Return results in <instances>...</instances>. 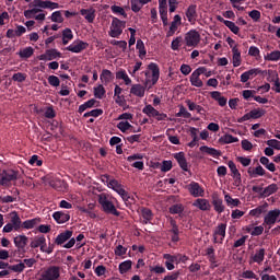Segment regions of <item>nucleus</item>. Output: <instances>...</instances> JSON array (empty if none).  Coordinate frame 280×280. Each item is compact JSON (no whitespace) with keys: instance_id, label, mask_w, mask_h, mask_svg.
I'll use <instances>...</instances> for the list:
<instances>
[{"instance_id":"1","label":"nucleus","mask_w":280,"mask_h":280,"mask_svg":"<svg viewBox=\"0 0 280 280\" xmlns=\"http://www.w3.org/2000/svg\"><path fill=\"white\" fill-rule=\"evenodd\" d=\"M28 10L24 11L25 19H35L36 21H45L46 14L39 13L43 12V10H58L60 8V4L58 2H52L50 0H34L30 2ZM37 14V15H36Z\"/></svg>"},{"instance_id":"2","label":"nucleus","mask_w":280,"mask_h":280,"mask_svg":"<svg viewBox=\"0 0 280 280\" xmlns=\"http://www.w3.org/2000/svg\"><path fill=\"white\" fill-rule=\"evenodd\" d=\"M113 200H115V198L110 197L108 194L103 192L98 195V203L102 208V211L108 215L119 217L121 212L117 210Z\"/></svg>"},{"instance_id":"3","label":"nucleus","mask_w":280,"mask_h":280,"mask_svg":"<svg viewBox=\"0 0 280 280\" xmlns=\"http://www.w3.org/2000/svg\"><path fill=\"white\" fill-rule=\"evenodd\" d=\"M149 71L144 72L145 81L144 86L152 89V86L156 85L159 83V78H161V69L159 68V65L151 62L148 66ZM150 71H151V78H150Z\"/></svg>"},{"instance_id":"4","label":"nucleus","mask_w":280,"mask_h":280,"mask_svg":"<svg viewBox=\"0 0 280 280\" xmlns=\"http://www.w3.org/2000/svg\"><path fill=\"white\" fill-rule=\"evenodd\" d=\"M61 277V268L56 265L45 268L39 277V280H59Z\"/></svg>"},{"instance_id":"5","label":"nucleus","mask_w":280,"mask_h":280,"mask_svg":"<svg viewBox=\"0 0 280 280\" xmlns=\"http://www.w3.org/2000/svg\"><path fill=\"white\" fill-rule=\"evenodd\" d=\"M19 171L15 170H3L0 173V186L8 187L12 182H15L19 179Z\"/></svg>"},{"instance_id":"6","label":"nucleus","mask_w":280,"mask_h":280,"mask_svg":"<svg viewBox=\"0 0 280 280\" xmlns=\"http://www.w3.org/2000/svg\"><path fill=\"white\" fill-rule=\"evenodd\" d=\"M125 27H126V21H121L118 18L113 16L108 35L112 38H119L120 34H124Z\"/></svg>"},{"instance_id":"7","label":"nucleus","mask_w":280,"mask_h":280,"mask_svg":"<svg viewBox=\"0 0 280 280\" xmlns=\"http://www.w3.org/2000/svg\"><path fill=\"white\" fill-rule=\"evenodd\" d=\"M107 187L117 192L125 202H128V200H130V195L128 194V191H126V189H124V186H121V184H119L117 179H110L107 183Z\"/></svg>"},{"instance_id":"8","label":"nucleus","mask_w":280,"mask_h":280,"mask_svg":"<svg viewBox=\"0 0 280 280\" xmlns=\"http://www.w3.org/2000/svg\"><path fill=\"white\" fill-rule=\"evenodd\" d=\"M280 209L276 208L273 210H269L268 213L264 218V226H268L270 230L279 220Z\"/></svg>"},{"instance_id":"9","label":"nucleus","mask_w":280,"mask_h":280,"mask_svg":"<svg viewBox=\"0 0 280 280\" xmlns=\"http://www.w3.org/2000/svg\"><path fill=\"white\" fill-rule=\"evenodd\" d=\"M89 47L90 44L88 42L79 39L73 42L71 45L67 46L66 51L79 55L85 51V49H88Z\"/></svg>"},{"instance_id":"10","label":"nucleus","mask_w":280,"mask_h":280,"mask_svg":"<svg viewBox=\"0 0 280 280\" xmlns=\"http://www.w3.org/2000/svg\"><path fill=\"white\" fill-rule=\"evenodd\" d=\"M226 235V223H220L213 231V243L222 244Z\"/></svg>"},{"instance_id":"11","label":"nucleus","mask_w":280,"mask_h":280,"mask_svg":"<svg viewBox=\"0 0 280 280\" xmlns=\"http://www.w3.org/2000/svg\"><path fill=\"white\" fill-rule=\"evenodd\" d=\"M200 42V34L192 30L185 35V43L187 47H197Z\"/></svg>"},{"instance_id":"12","label":"nucleus","mask_w":280,"mask_h":280,"mask_svg":"<svg viewBox=\"0 0 280 280\" xmlns=\"http://www.w3.org/2000/svg\"><path fill=\"white\" fill-rule=\"evenodd\" d=\"M61 57H62V54L59 50L51 48V49H47L45 54H42L38 57V59L39 61H52Z\"/></svg>"},{"instance_id":"13","label":"nucleus","mask_w":280,"mask_h":280,"mask_svg":"<svg viewBox=\"0 0 280 280\" xmlns=\"http://www.w3.org/2000/svg\"><path fill=\"white\" fill-rule=\"evenodd\" d=\"M187 189L194 198L203 197L205 195V189L197 182H190Z\"/></svg>"},{"instance_id":"14","label":"nucleus","mask_w":280,"mask_h":280,"mask_svg":"<svg viewBox=\"0 0 280 280\" xmlns=\"http://www.w3.org/2000/svg\"><path fill=\"white\" fill-rule=\"evenodd\" d=\"M173 158L176 160V162L178 163V165L183 172L190 174L189 165L187 163L184 152L180 151V152L174 153Z\"/></svg>"},{"instance_id":"15","label":"nucleus","mask_w":280,"mask_h":280,"mask_svg":"<svg viewBox=\"0 0 280 280\" xmlns=\"http://www.w3.org/2000/svg\"><path fill=\"white\" fill-rule=\"evenodd\" d=\"M49 186L59 192H66L68 190V183L60 178L49 180Z\"/></svg>"},{"instance_id":"16","label":"nucleus","mask_w":280,"mask_h":280,"mask_svg":"<svg viewBox=\"0 0 280 280\" xmlns=\"http://www.w3.org/2000/svg\"><path fill=\"white\" fill-rule=\"evenodd\" d=\"M13 242L20 253H22V254L26 253L25 248L28 243V237L26 235H18L14 237Z\"/></svg>"},{"instance_id":"17","label":"nucleus","mask_w":280,"mask_h":280,"mask_svg":"<svg viewBox=\"0 0 280 280\" xmlns=\"http://www.w3.org/2000/svg\"><path fill=\"white\" fill-rule=\"evenodd\" d=\"M262 74V71L259 68H254L248 71H245L241 75V82L247 83L249 80L255 79L257 75Z\"/></svg>"},{"instance_id":"18","label":"nucleus","mask_w":280,"mask_h":280,"mask_svg":"<svg viewBox=\"0 0 280 280\" xmlns=\"http://www.w3.org/2000/svg\"><path fill=\"white\" fill-rule=\"evenodd\" d=\"M98 107H100V101H97L96 98H91V100L86 101L85 103H83L82 105L79 106L78 113L80 115H82L88 109L98 108Z\"/></svg>"},{"instance_id":"19","label":"nucleus","mask_w":280,"mask_h":280,"mask_svg":"<svg viewBox=\"0 0 280 280\" xmlns=\"http://www.w3.org/2000/svg\"><path fill=\"white\" fill-rule=\"evenodd\" d=\"M73 236V231L66 230L57 235L55 240V244L58 246H62L65 243H67L69 240H71Z\"/></svg>"},{"instance_id":"20","label":"nucleus","mask_w":280,"mask_h":280,"mask_svg":"<svg viewBox=\"0 0 280 280\" xmlns=\"http://www.w3.org/2000/svg\"><path fill=\"white\" fill-rule=\"evenodd\" d=\"M52 219L58 223V224H65L71 220V215L69 212L66 211H55L52 213Z\"/></svg>"},{"instance_id":"21","label":"nucleus","mask_w":280,"mask_h":280,"mask_svg":"<svg viewBox=\"0 0 280 280\" xmlns=\"http://www.w3.org/2000/svg\"><path fill=\"white\" fill-rule=\"evenodd\" d=\"M247 174L250 178L264 177L266 175V170L261 165L256 167L249 166L247 168Z\"/></svg>"},{"instance_id":"22","label":"nucleus","mask_w":280,"mask_h":280,"mask_svg":"<svg viewBox=\"0 0 280 280\" xmlns=\"http://www.w3.org/2000/svg\"><path fill=\"white\" fill-rule=\"evenodd\" d=\"M81 16H84L85 21L88 23H94L96 19V10L91 8V9H81L80 10Z\"/></svg>"},{"instance_id":"23","label":"nucleus","mask_w":280,"mask_h":280,"mask_svg":"<svg viewBox=\"0 0 280 280\" xmlns=\"http://www.w3.org/2000/svg\"><path fill=\"white\" fill-rule=\"evenodd\" d=\"M100 80L104 85L110 84L115 80V74L108 69H103L100 75Z\"/></svg>"},{"instance_id":"24","label":"nucleus","mask_w":280,"mask_h":280,"mask_svg":"<svg viewBox=\"0 0 280 280\" xmlns=\"http://www.w3.org/2000/svg\"><path fill=\"white\" fill-rule=\"evenodd\" d=\"M279 187L276 183H272L264 188L262 192L260 194V198L265 199L272 195H275L278 191Z\"/></svg>"},{"instance_id":"25","label":"nucleus","mask_w":280,"mask_h":280,"mask_svg":"<svg viewBox=\"0 0 280 280\" xmlns=\"http://www.w3.org/2000/svg\"><path fill=\"white\" fill-rule=\"evenodd\" d=\"M199 150H200L201 153H206V154H208V155H210L214 159H218L222 155V152L220 150H217L214 148H210L208 145H201L199 148Z\"/></svg>"},{"instance_id":"26","label":"nucleus","mask_w":280,"mask_h":280,"mask_svg":"<svg viewBox=\"0 0 280 280\" xmlns=\"http://www.w3.org/2000/svg\"><path fill=\"white\" fill-rule=\"evenodd\" d=\"M11 224L13 225L15 232H20L21 229H23L22 219L16 211L12 212Z\"/></svg>"},{"instance_id":"27","label":"nucleus","mask_w":280,"mask_h":280,"mask_svg":"<svg viewBox=\"0 0 280 280\" xmlns=\"http://www.w3.org/2000/svg\"><path fill=\"white\" fill-rule=\"evenodd\" d=\"M130 94L143 98V96H145V88L141 84H133L130 89Z\"/></svg>"},{"instance_id":"28","label":"nucleus","mask_w":280,"mask_h":280,"mask_svg":"<svg viewBox=\"0 0 280 280\" xmlns=\"http://www.w3.org/2000/svg\"><path fill=\"white\" fill-rule=\"evenodd\" d=\"M194 207L198 208L201 211H209L210 210V203L205 198H198L194 202Z\"/></svg>"},{"instance_id":"29","label":"nucleus","mask_w":280,"mask_h":280,"mask_svg":"<svg viewBox=\"0 0 280 280\" xmlns=\"http://www.w3.org/2000/svg\"><path fill=\"white\" fill-rule=\"evenodd\" d=\"M116 79L122 80L125 82V85H127V86L132 84V79H130V77H128V73L124 69H120L116 72Z\"/></svg>"},{"instance_id":"30","label":"nucleus","mask_w":280,"mask_h":280,"mask_svg":"<svg viewBox=\"0 0 280 280\" xmlns=\"http://www.w3.org/2000/svg\"><path fill=\"white\" fill-rule=\"evenodd\" d=\"M40 223L39 218L28 219L22 222V229L24 230H33Z\"/></svg>"},{"instance_id":"31","label":"nucleus","mask_w":280,"mask_h":280,"mask_svg":"<svg viewBox=\"0 0 280 280\" xmlns=\"http://www.w3.org/2000/svg\"><path fill=\"white\" fill-rule=\"evenodd\" d=\"M132 269V260L127 259L125 261H121L118 266V270L120 275H126L128 271Z\"/></svg>"},{"instance_id":"32","label":"nucleus","mask_w":280,"mask_h":280,"mask_svg":"<svg viewBox=\"0 0 280 280\" xmlns=\"http://www.w3.org/2000/svg\"><path fill=\"white\" fill-rule=\"evenodd\" d=\"M45 242H47L45 235H37L31 242L30 247L33 249L39 248L40 245L45 244Z\"/></svg>"},{"instance_id":"33","label":"nucleus","mask_w":280,"mask_h":280,"mask_svg":"<svg viewBox=\"0 0 280 280\" xmlns=\"http://www.w3.org/2000/svg\"><path fill=\"white\" fill-rule=\"evenodd\" d=\"M142 114L147 115L149 118H155L159 115V110L149 104L142 108Z\"/></svg>"},{"instance_id":"34","label":"nucleus","mask_w":280,"mask_h":280,"mask_svg":"<svg viewBox=\"0 0 280 280\" xmlns=\"http://www.w3.org/2000/svg\"><path fill=\"white\" fill-rule=\"evenodd\" d=\"M197 5L196 4H190L187 8L186 11V18L189 21V23H194V21H196L197 18V11H196Z\"/></svg>"},{"instance_id":"35","label":"nucleus","mask_w":280,"mask_h":280,"mask_svg":"<svg viewBox=\"0 0 280 280\" xmlns=\"http://www.w3.org/2000/svg\"><path fill=\"white\" fill-rule=\"evenodd\" d=\"M232 54H233V57H232L233 67L238 68L242 63V58H241V51L238 50L237 46L233 47Z\"/></svg>"},{"instance_id":"36","label":"nucleus","mask_w":280,"mask_h":280,"mask_svg":"<svg viewBox=\"0 0 280 280\" xmlns=\"http://www.w3.org/2000/svg\"><path fill=\"white\" fill-rule=\"evenodd\" d=\"M140 212H141V217L143 219V224H148V223H150V221H152L153 214H152V210L150 208L143 207V208H141Z\"/></svg>"},{"instance_id":"37","label":"nucleus","mask_w":280,"mask_h":280,"mask_svg":"<svg viewBox=\"0 0 280 280\" xmlns=\"http://www.w3.org/2000/svg\"><path fill=\"white\" fill-rule=\"evenodd\" d=\"M34 52H35L34 48L32 46H28L19 51V57L21 59H30L34 56Z\"/></svg>"},{"instance_id":"38","label":"nucleus","mask_w":280,"mask_h":280,"mask_svg":"<svg viewBox=\"0 0 280 280\" xmlns=\"http://www.w3.org/2000/svg\"><path fill=\"white\" fill-rule=\"evenodd\" d=\"M260 164L266 167L271 173L276 172V165L275 163L270 162L267 156H261L259 160Z\"/></svg>"},{"instance_id":"39","label":"nucleus","mask_w":280,"mask_h":280,"mask_svg":"<svg viewBox=\"0 0 280 280\" xmlns=\"http://www.w3.org/2000/svg\"><path fill=\"white\" fill-rule=\"evenodd\" d=\"M8 269L15 273H22L26 269V265L23 261H20L19 264L15 265L8 264Z\"/></svg>"},{"instance_id":"40","label":"nucleus","mask_w":280,"mask_h":280,"mask_svg":"<svg viewBox=\"0 0 280 280\" xmlns=\"http://www.w3.org/2000/svg\"><path fill=\"white\" fill-rule=\"evenodd\" d=\"M249 113H250L252 119L257 120L262 118L267 114V110L264 108H254Z\"/></svg>"},{"instance_id":"41","label":"nucleus","mask_w":280,"mask_h":280,"mask_svg":"<svg viewBox=\"0 0 280 280\" xmlns=\"http://www.w3.org/2000/svg\"><path fill=\"white\" fill-rule=\"evenodd\" d=\"M266 208H268V203L267 202H265L261 206H258L255 209H252L250 212H249V215L259 218L265 212Z\"/></svg>"},{"instance_id":"42","label":"nucleus","mask_w":280,"mask_h":280,"mask_svg":"<svg viewBox=\"0 0 280 280\" xmlns=\"http://www.w3.org/2000/svg\"><path fill=\"white\" fill-rule=\"evenodd\" d=\"M212 206L214 207V211L218 212L219 214H221L225 209L221 198H214L212 200Z\"/></svg>"},{"instance_id":"43","label":"nucleus","mask_w":280,"mask_h":280,"mask_svg":"<svg viewBox=\"0 0 280 280\" xmlns=\"http://www.w3.org/2000/svg\"><path fill=\"white\" fill-rule=\"evenodd\" d=\"M200 75L196 74V72H192L190 75V84L191 86L201 89L203 86V82L199 79Z\"/></svg>"},{"instance_id":"44","label":"nucleus","mask_w":280,"mask_h":280,"mask_svg":"<svg viewBox=\"0 0 280 280\" xmlns=\"http://www.w3.org/2000/svg\"><path fill=\"white\" fill-rule=\"evenodd\" d=\"M220 142L223 144H232L238 142V138L226 133L220 138Z\"/></svg>"},{"instance_id":"45","label":"nucleus","mask_w":280,"mask_h":280,"mask_svg":"<svg viewBox=\"0 0 280 280\" xmlns=\"http://www.w3.org/2000/svg\"><path fill=\"white\" fill-rule=\"evenodd\" d=\"M149 270L151 273L155 275H164L167 272L164 266H161V264H156L154 266H149Z\"/></svg>"},{"instance_id":"46","label":"nucleus","mask_w":280,"mask_h":280,"mask_svg":"<svg viewBox=\"0 0 280 280\" xmlns=\"http://www.w3.org/2000/svg\"><path fill=\"white\" fill-rule=\"evenodd\" d=\"M136 48H137L138 51H139V57H140V59L145 58V55H148V51L145 50V44H143V40H142V39H138V40H137Z\"/></svg>"},{"instance_id":"47","label":"nucleus","mask_w":280,"mask_h":280,"mask_svg":"<svg viewBox=\"0 0 280 280\" xmlns=\"http://www.w3.org/2000/svg\"><path fill=\"white\" fill-rule=\"evenodd\" d=\"M104 115V110L102 108H95V109H92L90 112H86L83 117L84 118H90V117H93V118H98L100 116Z\"/></svg>"},{"instance_id":"48","label":"nucleus","mask_w":280,"mask_h":280,"mask_svg":"<svg viewBox=\"0 0 280 280\" xmlns=\"http://www.w3.org/2000/svg\"><path fill=\"white\" fill-rule=\"evenodd\" d=\"M265 259V248H259L256 250V254L253 256V261L256 264H261Z\"/></svg>"},{"instance_id":"49","label":"nucleus","mask_w":280,"mask_h":280,"mask_svg":"<svg viewBox=\"0 0 280 280\" xmlns=\"http://www.w3.org/2000/svg\"><path fill=\"white\" fill-rule=\"evenodd\" d=\"M106 95V89L104 85L100 84L98 86L94 88V97L97 100H103Z\"/></svg>"},{"instance_id":"50","label":"nucleus","mask_w":280,"mask_h":280,"mask_svg":"<svg viewBox=\"0 0 280 280\" xmlns=\"http://www.w3.org/2000/svg\"><path fill=\"white\" fill-rule=\"evenodd\" d=\"M266 61L277 62L280 60V50H275L265 56Z\"/></svg>"},{"instance_id":"51","label":"nucleus","mask_w":280,"mask_h":280,"mask_svg":"<svg viewBox=\"0 0 280 280\" xmlns=\"http://www.w3.org/2000/svg\"><path fill=\"white\" fill-rule=\"evenodd\" d=\"M224 199H225L228 207L234 208V207H238L241 205V201L238 198L234 199L229 194L225 195Z\"/></svg>"},{"instance_id":"52","label":"nucleus","mask_w":280,"mask_h":280,"mask_svg":"<svg viewBox=\"0 0 280 280\" xmlns=\"http://www.w3.org/2000/svg\"><path fill=\"white\" fill-rule=\"evenodd\" d=\"M183 211H184V207L182 203H175L170 207L171 214H179V217H182Z\"/></svg>"},{"instance_id":"53","label":"nucleus","mask_w":280,"mask_h":280,"mask_svg":"<svg viewBox=\"0 0 280 280\" xmlns=\"http://www.w3.org/2000/svg\"><path fill=\"white\" fill-rule=\"evenodd\" d=\"M50 20L52 21V23H63V21H65L61 11L52 12L50 15Z\"/></svg>"},{"instance_id":"54","label":"nucleus","mask_w":280,"mask_h":280,"mask_svg":"<svg viewBox=\"0 0 280 280\" xmlns=\"http://www.w3.org/2000/svg\"><path fill=\"white\" fill-rule=\"evenodd\" d=\"M110 10L114 14H120V16H124V19H128V13H126V10L119 5H112Z\"/></svg>"},{"instance_id":"55","label":"nucleus","mask_w":280,"mask_h":280,"mask_svg":"<svg viewBox=\"0 0 280 280\" xmlns=\"http://www.w3.org/2000/svg\"><path fill=\"white\" fill-rule=\"evenodd\" d=\"M44 116L46 119H55L57 117V113H56L54 106L46 107Z\"/></svg>"},{"instance_id":"56","label":"nucleus","mask_w":280,"mask_h":280,"mask_svg":"<svg viewBox=\"0 0 280 280\" xmlns=\"http://www.w3.org/2000/svg\"><path fill=\"white\" fill-rule=\"evenodd\" d=\"M47 81H48V84L50 85V86H52V88H59L60 86V84H61V81H60V79L57 77V75H49L48 77V79H47Z\"/></svg>"},{"instance_id":"57","label":"nucleus","mask_w":280,"mask_h":280,"mask_svg":"<svg viewBox=\"0 0 280 280\" xmlns=\"http://www.w3.org/2000/svg\"><path fill=\"white\" fill-rule=\"evenodd\" d=\"M175 117H176V118L183 117V118H185V119H189V118L191 117V114H190L189 112H187L186 108L182 105V106L179 107V112L176 113Z\"/></svg>"},{"instance_id":"58","label":"nucleus","mask_w":280,"mask_h":280,"mask_svg":"<svg viewBox=\"0 0 280 280\" xmlns=\"http://www.w3.org/2000/svg\"><path fill=\"white\" fill-rule=\"evenodd\" d=\"M117 128L122 132L126 133V131H129L132 129V125H130V122L128 121H120L117 125Z\"/></svg>"},{"instance_id":"59","label":"nucleus","mask_w":280,"mask_h":280,"mask_svg":"<svg viewBox=\"0 0 280 280\" xmlns=\"http://www.w3.org/2000/svg\"><path fill=\"white\" fill-rule=\"evenodd\" d=\"M228 166H229V168H230V171H231V173H232V177H233V178H234V177H237V176H241V173H240V171L237 170L236 164H235L233 161H229V162H228Z\"/></svg>"},{"instance_id":"60","label":"nucleus","mask_w":280,"mask_h":280,"mask_svg":"<svg viewBox=\"0 0 280 280\" xmlns=\"http://www.w3.org/2000/svg\"><path fill=\"white\" fill-rule=\"evenodd\" d=\"M248 56L256 58V60H258V58H260V50L258 47L256 46H250L248 49Z\"/></svg>"},{"instance_id":"61","label":"nucleus","mask_w":280,"mask_h":280,"mask_svg":"<svg viewBox=\"0 0 280 280\" xmlns=\"http://www.w3.org/2000/svg\"><path fill=\"white\" fill-rule=\"evenodd\" d=\"M180 276V270L168 272L162 280H177Z\"/></svg>"},{"instance_id":"62","label":"nucleus","mask_w":280,"mask_h":280,"mask_svg":"<svg viewBox=\"0 0 280 280\" xmlns=\"http://www.w3.org/2000/svg\"><path fill=\"white\" fill-rule=\"evenodd\" d=\"M180 43H183V38L180 36L176 37L175 39L172 40L171 49H173V51H178V48L180 47Z\"/></svg>"},{"instance_id":"63","label":"nucleus","mask_w":280,"mask_h":280,"mask_svg":"<svg viewBox=\"0 0 280 280\" xmlns=\"http://www.w3.org/2000/svg\"><path fill=\"white\" fill-rule=\"evenodd\" d=\"M142 8L143 7H142L140 0H131V10H132V12H135V13L141 12Z\"/></svg>"},{"instance_id":"64","label":"nucleus","mask_w":280,"mask_h":280,"mask_svg":"<svg viewBox=\"0 0 280 280\" xmlns=\"http://www.w3.org/2000/svg\"><path fill=\"white\" fill-rule=\"evenodd\" d=\"M225 27H229V30H230L231 32H233V34H236V35H237L238 32H240L238 26H236L235 23L232 22V21L225 22Z\"/></svg>"}]
</instances>
